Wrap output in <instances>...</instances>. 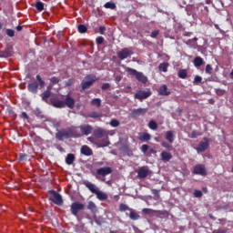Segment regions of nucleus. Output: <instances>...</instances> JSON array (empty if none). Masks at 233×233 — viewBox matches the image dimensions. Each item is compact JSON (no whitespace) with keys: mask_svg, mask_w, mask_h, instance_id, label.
I'll list each match as a JSON object with an SVG mask.
<instances>
[{"mask_svg":"<svg viewBox=\"0 0 233 233\" xmlns=\"http://www.w3.org/2000/svg\"><path fill=\"white\" fill-rule=\"evenodd\" d=\"M152 212V209L150 208H143L142 213L145 214L146 216H148Z\"/></svg>","mask_w":233,"mask_h":233,"instance_id":"53","label":"nucleus"},{"mask_svg":"<svg viewBox=\"0 0 233 233\" xmlns=\"http://www.w3.org/2000/svg\"><path fill=\"white\" fill-rule=\"evenodd\" d=\"M201 81H203V78L199 76H196L195 78H194L193 83L195 85H199V83H201Z\"/></svg>","mask_w":233,"mask_h":233,"instance_id":"46","label":"nucleus"},{"mask_svg":"<svg viewBox=\"0 0 233 233\" xmlns=\"http://www.w3.org/2000/svg\"><path fill=\"white\" fill-rule=\"evenodd\" d=\"M93 135L97 139H101V138L104 137L98 143L99 147H101L102 148H105V147H108V145H110V140H108V136H110V131L106 130V129L101 128V127H97L96 129H95L93 131Z\"/></svg>","mask_w":233,"mask_h":233,"instance_id":"2","label":"nucleus"},{"mask_svg":"<svg viewBox=\"0 0 233 233\" xmlns=\"http://www.w3.org/2000/svg\"><path fill=\"white\" fill-rule=\"evenodd\" d=\"M55 136L56 139H57L58 141H65V139H70V137H81V136L83 135L80 134L76 128L69 127L66 129L57 130Z\"/></svg>","mask_w":233,"mask_h":233,"instance_id":"1","label":"nucleus"},{"mask_svg":"<svg viewBox=\"0 0 233 233\" xmlns=\"http://www.w3.org/2000/svg\"><path fill=\"white\" fill-rule=\"evenodd\" d=\"M87 140L90 141V143H94V137H87Z\"/></svg>","mask_w":233,"mask_h":233,"instance_id":"63","label":"nucleus"},{"mask_svg":"<svg viewBox=\"0 0 233 233\" xmlns=\"http://www.w3.org/2000/svg\"><path fill=\"white\" fill-rule=\"evenodd\" d=\"M131 208L127 204H120L119 205V210L120 212H127V210H130Z\"/></svg>","mask_w":233,"mask_h":233,"instance_id":"39","label":"nucleus"},{"mask_svg":"<svg viewBox=\"0 0 233 233\" xmlns=\"http://www.w3.org/2000/svg\"><path fill=\"white\" fill-rule=\"evenodd\" d=\"M85 185L92 194H96L99 190L92 182H86Z\"/></svg>","mask_w":233,"mask_h":233,"instance_id":"22","label":"nucleus"},{"mask_svg":"<svg viewBox=\"0 0 233 233\" xmlns=\"http://www.w3.org/2000/svg\"><path fill=\"white\" fill-rule=\"evenodd\" d=\"M230 77H231V79H233V69H232V71L230 73Z\"/></svg>","mask_w":233,"mask_h":233,"instance_id":"64","label":"nucleus"},{"mask_svg":"<svg viewBox=\"0 0 233 233\" xmlns=\"http://www.w3.org/2000/svg\"><path fill=\"white\" fill-rule=\"evenodd\" d=\"M161 147H163V148H166L167 150H168V152H172V150H174V147H172V145H170L165 141L161 143Z\"/></svg>","mask_w":233,"mask_h":233,"instance_id":"34","label":"nucleus"},{"mask_svg":"<svg viewBox=\"0 0 233 233\" xmlns=\"http://www.w3.org/2000/svg\"><path fill=\"white\" fill-rule=\"evenodd\" d=\"M168 66H170V64L168 62H164L158 65V70L159 72H168Z\"/></svg>","mask_w":233,"mask_h":233,"instance_id":"25","label":"nucleus"},{"mask_svg":"<svg viewBox=\"0 0 233 233\" xmlns=\"http://www.w3.org/2000/svg\"><path fill=\"white\" fill-rule=\"evenodd\" d=\"M151 193L153 194V196H157V198H159V190L151 189Z\"/></svg>","mask_w":233,"mask_h":233,"instance_id":"56","label":"nucleus"},{"mask_svg":"<svg viewBox=\"0 0 233 233\" xmlns=\"http://www.w3.org/2000/svg\"><path fill=\"white\" fill-rule=\"evenodd\" d=\"M20 117L23 119H28V114H26V112H22Z\"/></svg>","mask_w":233,"mask_h":233,"instance_id":"57","label":"nucleus"},{"mask_svg":"<svg viewBox=\"0 0 233 233\" xmlns=\"http://www.w3.org/2000/svg\"><path fill=\"white\" fill-rule=\"evenodd\" d=\"M193 63H194V66H196V68H199V66H203L205 60H203V58H201V56H197V57H195Z\"/></svg>","mask_w":233,"mask_h":233,"instance_id":"23","label":"nucleus"},{"mask_svg":"<svg viewBox=\"0 0 233 233\" xmlns=\"http://www.w3.org/2000/svg\"><path fill=\"white\" fill-rule=\"evenodd\" d=\"M96 196L100 201H106V199H108V195L103 191L98 190V192L96 193Z\"/></svg>","mask_w":233,"mask_h":233,"instance_id":"26","label":"nucleus"},{"mask_svg":"<svg viewBox=\"0 0 233 233\" xmlns=\"http://www.w3.org/2000/svg\"><path fill=\"white\" fill-rule=\"evenodd\" d=\"M88 28L86 27V25H83V24H80L78 25V32L80 34H86Z\"/></svg>","mask_w":233,"mask_h":233,"instance_id":"36","label":"nucleus"},{"mask_svg":"<svg viewBox=\"0 0 233 233\" xmlns=\"http://www.w3.org/2000/svg\"><path fill=\"white\" fill-rule=\"evenodd\" d=\"M212 70H213V69H212V66H210V65L208 64V65L206 66V74H209V75L212 74Z\"/></svg>","mask_w":233,"mask_h":233,"instance_id":"52","label":"nucleus"},{"mask_svg":"<svg viewBox=\"0 0 233 233\" xmlns=\"http://www.w3.org/2000/svg\"><path fill=\"white\" fill-rule=\"evenodd\" d=\"M204 141H200L199 144L197 146L196 150L197 152H205V150L208 149L210 147V140L208 137H204Z\"/></svg>","mask_w":233,"mask_h":233,"instance_id":"10","label":"nucleus"},{"mask_svg":"<svg viewBox=\"0 0 233 233\" xmlns=\"http://www.w3.org/2000/svg\"><path fill=\"white\" fill-rule=\"evenodd\" d=\"M148 128H150V130H157V123L155 120H150L148 123Z\"/></svg>","mask_w":233,"mask_h":233,"instance_id":"35","label":"nucleus"},{"mask_svg":"<svg viewBox=\"0 0 233 233\" xmlns=\"http://www.w3.org/2000/svg\"><path fill=\"white\" fill-rule=\"evenodd\" d=\"M23 30V27L21 25L16 26V31L21 32Z\"/></svg>","mask_w":233,"mask_h":233,"instance_id":"61","label":"nucleus"},{"mask_svg":"<svg viewBox=\"0 0 233 233\" xmlns=\"http://www.w3.org/2000/svg\"><path fill=\"white\" fill-rule=\"evenodd\" d=\"M198 136H199V132H198V130H193L192 132H191V138L192 139H196V137H198Z\"/></svg>","mask_w":233,"mask_h":233,"instance_id":"51","label":"nucleus"},{"mask_svg":"<svg viewBox=\"0 0 233 233\" xmlns=\"http://www.w3.org/2000/svg\"><path fill=\"white\" fill-rule=\"evenodd\" d=\"M126 72H127L129 76H134L137 81L142 83L143 85H147V83H148V77L142 72H139L132 67H127Z\"/></svg>","mask_w":233,"mask_h":233,"instance_id":"4","label":"nucleus"},{"mask_svg":"<svg viewBox=\"0 0 233 233\" xmlns=\"http://www.w3.org/2000/svg\"><path fill=\"white\" fill-rule=\"evenodd\" d=\"M193 174L197 176H207V168L203 164H198L193 167Z\"/></svg>","mask_w":233,"mask_h":233,"instance_id":"12","label":"nucleus"},{"mask_svg":"<svg viewBox=\"0 0 233 233\" xmlns=\"http://www.w3.org/2000/svg\"><path fill=\"white\" fill-rule=\"evenodd\" d=\"M60 79L57 76H53L50 79L51 85H57L59 83Z\"/></svg>","mask_w":233,"mask_h":233,"instance_id":"45","label":"nucleus"},{"mask_svg":"<svg viewBox=\"0 0 233 233\" xmlns=\"http://www.w3.org/2000/svg\"><path fill=\"white\" fill-rule=\"evenodd\" d=\"M35 77L38 83L32 82L27 86V90L28 92H31V94H37L39 90V86L40 88H45V85H46L45 80H43V78L39 75H36Z\"/></svg>","mask_w":233,"mask_h":233,"instance_id":"3","label":"nucleus"},{"mask_svg":"<svg viewBox=\"0 0 233 233\" xmlns=\"http://www.w3.org/2000/svg\"><path fill=\"white\" fill-rule=\"evenodd\" d=\"M148 112L147 108H137L134 109L131 113L132 117H138V116H145Z\"/></svg>","mask_w":233,"mask_h":233,"instance_id":"16","label":"nucleus"},{"mask_svg":"<svg viewBox=\"0 0 233 233\" xmlns=\"http://www.w3.org/2000/svg\"><path fill=\"white\" fill-rule=\"evenodd\" d=\"M27 157H28V155H26L25 153L19 154V161H26Z\"/></svg>","mask_w":233,"mask_h":233,"instance_id":"47","label":"nucleus"},{"mask_svg":"<svg viewBox=\"0 0 233 233\" xmlns=\"http://www.w3.org/2000/svg\"><path fill=\"white\" fill-rule=\"evenodd\" d=\"M88 117H91L92 119H97V117H101V114L96 111H93L88 114Z\"/></svg>","mask_w":233,"mask_h":233,"instance_id":"37","label":"nucleus"},{"mask_svg":"<svg viewBox=\"0 0 233 233\" xmlns=\"http://www.w3.org/2000/svg\"><path fill=\"white\" fill-rule=\"evenodd\" d=\"M81 154H83V156H92L93 151L92 148H90L88 146H83L80 149Z\"/></svg>","mask_w":233,"mask_h":233,"instance_id":"21","label":"nucleus"},{"mask_svg":"<svg viewBox=\"0 0 233 233\" xmlns=\"http://www.w3.org/2000/svg\"><path fill=\"white\" fill-rule=\"evenodd\" d=\"M12 54H13L12 47L7 46L5 48V50L0 51V57L1 58L12 57Z\"/></svg>","mask_w":233,"mask_h":233,"instance_id":"17","label":"nucleus"},{"mask_svg":"<svg viewBox=\"0 0 233 233\" xmlns=\"http://www.w3.org/2000/svg\"><path fill=\"white\" fill-rule=\"evenodd\" d=\"M170 94H172V92L168 90V86H167V85H162L158 89L159 96H170Z\"/></svg>","mask_w":233,"mask_h":233,"instance_id":"18","label":"nucleus"},{"mask_svg":"<svg viewBox=\"0 0 233 233\" xmlns=\"http://www.w3.org/2000/svg\"><path fill=\"white\" fill-rule=\"evenodd\" d=\"M50 96H52V91L50 90H46L41 94V97H42V101H44L45 103H46L47 105H49L50 103Z\"/></svg>","mask_w":233,"mask_h":233,"instance_id":"19","label":"nucleus"},{"mask_svg":"<svg viewBox=\"0 0 233 233\" xmlns=\"http://www.w3.org/2000/svg\"><path fill=\"white\" fill-rule=\"evenodd\" d=\"M105 43V38L103 36L96 37V44L97 45H103Z\"/></svg>","mask_w":233,"mask_h":233,"instance_id":"49","label":"nucleus"},{"mask_svg":"<svg viewBox=\"0 0 233 233\" xmlns=\"http://www.w3.org/2000/svg\"><path fill=\"white\" fill-rule=\"evenodd\" d=\"M152 139V136H150L148 133H143L139 137L140 141H150Z\"/></svg>","mask_w":233,"mask_h":233,"instance_id":"31","label":"nucleus"},{"mask_svg":"<svg viewBox=\"0 0 233 233\" xmlns=\"http://www.w3.org/2000/svg\"><path fill=\"white\" fill-rule=\"evenodd\" d=\"M193 196L195 198H203V192H201V190L195 189Z\"/></svg>","mask_w":233,"mask_h":233,"instance_id":"42","label":"nucleus"},{"mask_svg":"<svg viewBox=\"0 0 233 233\" xmlns=\"http://www.w3.org/2000/svg\"><path fill=\"white\" fill-rule=\"evenodd\" d=\"M91 105H93L94 106H101V98H94L92 101H91Z\"/></svg>","mask_w":233,"mask_h":233,"instance_id":"38","label":"nucleus"},{"mask_svg":"<svg viewBox=\"0 0 233 233\" xmlns=\"http://www.w3.org/2000/svg\"><path fill=\"white\" fill-rule=\"evenodd\" d=\"M87 80H83L80 84L82 90H86L87 88H90L94 83H96V76H93L91 75L87 76L86 77Z\"/></svg>","mask_w":233,"mask_h":233,"instance_id":"7","label":"nucleus"},{"mask_svg":"<svg viewBox=\"0 0 233 233\" xmlns=\"http://www.w3.org/2000/svg\"><path fill=\"white\" fill-rule=\"evenodd\" d=\"M131 56H134V51L127 47L117 53L118 59H120V61H125V59H127V57H130Z\"/></svg>","mask_w":233,"mask_h":233,"instance_id":"8","label":"nucleus"},{"mask_svg":"<svg viewBox=\"0 0 233 233\" xmlns=\"http://www.w3.org/2000/svg\"><path fill=\"white\" fill-rule=\"evenodd\" d=\"M106 31V27L105 25H101L99 27V34H101V35H103Z\"/></svg>","mask_w":233,"mask_h":233,"instance_id":"54","label":"nucleus"},{"mask_svg":"<svg viewBox=\"0 0 233 233\" xmlns=\"http://www.w3.org/2000/svg\"><path fill=\"white\" fill-rule=\"evenodd\" d=\"M105 8H109L110 10H116V5L111 2H107L105 4Z\"/></svg>","mask_w":233,"mask_h":233,"instance_id":"40","label":"nucleus"},{"mask_svg":"<svg viewBox=\"0 0 233 233\" xmlns=\"http://www.w3.org/2000/svg\"><path fill=\"white\" fill-rule=\"evenodd\" d=\"M177 76L180 79H187V76H188V72L187 71V69H180L177 72Z\"/></svg>","mask_w":233,"mask_h":233,"instance_id":"30","label":"nucleus"},{"mask_svg":"<svg viewBox=\"0 0 233 233\" xmlns=\"http://www.w3.org/2000/svg\"><path fill=\"white\" fill-rule=\"evenodd\" d=\"M151 96L152 92L150 91L139 90L135 93L134 97L135 99H138V101H144V99H148Z\"/></svg>","mask_w":233,"mask_h":233,"instance_id":"9","label":"nucleus"},{"mask_svg":"<svg viewBox=\"0 0 233 233\" xmlns=\"http://www.w3.org/2000/svg\"><path fill=\"white\" fill-rule=\"evenodd\" d=\"M213 233H227V231L223 230V229H215L213 231Z\"/></svg>","mask_w":233,"mask_h":233,"instance_id":"59","label":"nucleus"},{"mask_svg":"<svg viewBox=\"0 0 233 233\" xmlns=\"http://www.w3.org/2000/svg\"><path fill=\"white\" fill-rule=\"evenodd\" d=\"M215 92H216L217 96H224L225 95V89L216 88Z\"/></svg>","mask_w":233,"mask_h":233,"instance_id":"48","label":"nucleus"},{"mask_svg":"<svg viewBox=\"0 0 233 233\" xmlns=\"http://www.w3.org/2000/svg\"><path fill=\"white\" fill-rule=\"evenodd\" d=\"M35 8L38 12H43L45 10V3L38 1L35 3Z\"/></svg>","mask_w":233,"mask_h":233,"instance_id":"33","label":"nucleus"},{"mask_svg":"<svg viewBox=\"0 0 233 233\" xmlns=\"http://www.w3.org/2000/svg\"><path fill=\"white\" fill-rule=\"evenodd\" d=\"M101 88H102L103 90H108V88H110V84L105 83V84H103V85L101 86Z\"/></svg>","mask_w":233,"mask_h":233,"instance_id":"55","label":"nucleus"},{"mask_svg":"<svg viewBox=\"0 0 233 233\" xmlns=\"http://www.w3.org/2000/svg\"><path fill=\"white\" fill-rule=\"evenodd\" d=\"M67 106L68 108H74L76 106V100L70 96V95L66 96V99L64 101V108Z\"/></svg>","mask_w":233,"mask_h":233,"instance_id":"14","label":"nucleus"},{"mask_svg":"<svg viewBox=\"0 0 233 233\" xmlns=\"http://www.w3.org/2000/svg\"><path fill=\"white\" fill-rule=\"evenodd\" d=\"M109 125L114 128H116V127H119L120 123H119V120L117 119H111Z\"/></svg>","mask_w":233,"mask_h":233,"instance_id":"41","label":"nucleus"},{"mask_svg":"<svg viewBox=\"0 0 233 233\" xmlns=\"http://www.w3.org/2000/svg\"><path fill=\"white\" fill-rule=\"evenodd\" d=\"M49 194L53 196V198H49V201H52L55 205H57L58 207H61L63 205V197L61 194L57 193L56 190H50Z\"/></svg>","mask_w":233,"mask_h":233,"instance_id":"5","label":"nucleus"},{"mask_svg":"<svg viewBox=\"0 0 233 233\" xmlns=\"http://www.w3.org/2000/svg\"><path fill=\"white\" fill-rule=\"evenodd\" d=\"M147 176H148V170L145 167H141L138 170V177H140V179H145V177H147Z\"/></svg>","mask_w":233,"mask_h":233,"instance_id":"28","label":"nucleus"},{"mask_svg":"<svg viewBox=\"0 0 233 233\" xmlns=\"http://www.w3.org/2000/svg\"><path fill=\"white\" fill-rule=\"evenodd\" d=\"M6 35H8V37H14L15 35V31H14V29H6Z\"/></svg>","mask_w":233,"mask_h":233,"instance_id":"44","label":"nucleus"},{"mask_svg":"<svg viewBox=\"0 0 233 233\" xmlns=\"http://www.w3.org/2000/svg\"><path fill=\"white\" fill-rule=\"evenodd\" d=\"M87 208L91 212H97V207H96V204L93 201L88 202Z\"/></svg>","mask_w":233,"mask_h":233,"instance_id":"32","label":"nucleus"},{"mask_svg":"<svg viewBox=\"0 0 233 233\" xmlns=\"http://www.w3.org/2000/svg\"><path fill=\"white\" fill-rule=\"evenodd\" d=\"M130 213H129V218L130 219H132V221H137V219H141V216H139V214H137V212H136V210L134 209H129Z\"/></svg>","mask_w":233,"mask_h":233,"instance_id":"24","label":"nucleus"},{"mask_svg":"<svg viewBox=\"0 0 233 233\" xmlns=\"http://www.w3.org/2000/svg\"><path fill=\"white\" fill-rule=\"evenodd\" d=\"M71 213L73 216L77 218V215L79 214V211L85 210V204L81 202H73L70 206Z\"/></svg>","mask_w":233,"mask_h":233,"instance_id":"6","label":"nucleus"},{"mask_svg":"<svg viewBox=\"0 0 233 233\" xmlns=\"http://www.w3.org/2000/svg\"><path fill=\"white\" fill-rule=\"evenodd\" d=\"M166 139L170 144L174 143V131H172V130L167 131L166 132Z\"/></svg>","mask_w":233,"mask_h":233,"instance_id":"29","label":"nucleus"},{"mask_svg":"<svg viewBox=\"0 0 233 233\" xmlns=\"http://www.w3.org/2000/svg\"><path fill=\"white\" fill-rule=\"evenodd\" d=\"M160 157H161V160L164 161V163H167V162L170 161V159H172V154H170L167 151H163L160 154Z\"/></svg>","mask_w":233,"mask_h":233,"instance_id":"20","label":"nucleus"},{"mask_svg":"<svg viewBox=\"0 0 233 233\" xmlns=\"http://www.w3.org/2000/svg\"><path fill=\"white\" fill-rule=\"evenodd\" d=\"M74 161H76V156L72 153L67 154V156L66 157V165H73Z\"/></svg>","mask_w":233,"mask_h":233,"instance_id":"27","label":"nucleus"},{"mask_svg":"<svg viewBox=\"0 0 233 233\" xmlns=\"http://www.w3.org/2000/svg\"><path fill=\"white\" fill-rule=\"evenodd\" d=\"M109 174H112V167H100L96 170L95 176L96 179H99V176H102V177H105L108 176Z\"/></svg>","mask_w":233,"mask_h":233,"instance_id":"11","label":"nucleus"},{"mask_svg":"<svg viewBox=\"0 0 233 233\" xmlns=\"http://www.w3.org/2000/svg\"><path fill=\"white\" fill-rule=\"evenodd\" d=\"M148 148H150V147L147 144H144L140 147V150H141V152H143V154H147V152H148Z\"/></svg>","mask_w":233,"mask_h":233,"instance_id":"43","label":"nucleus"},{"mask_svg":"<svg viewBox=\"0 0 233 233\" xmlns=\"http://www.w3.org/2000/svg\"><path fill=\"white\" fill-rule=\"evenodd\" d=\"M49 105H52L55 108H65V101L59 100L57 97H51Z\"/></svg>","mask_w":233,"mask_h":233,"instance_id":"13","label":"nucleus"},{"mask_svg":"<svg viewBox=\"0 0 233 233\" xmlns=\"http://www.w3.org/2000/svg\"><path fill=\"white\" fill-rule=\"evenodd\" d=\"M73 83H74V81H73L72 79H69V80H67V81L66 82V86H72Z\"/></svg>","mask_w":233,"mask_h":233,"instance_id":"58","label":"nucleus"},{"mask_svg":"<svg viewBox=\"0 0 233 233\" xmlns=\"http://www.w3.org/2000/svg\"><path fill=\"white\" fill-rule=\"evenodd\" d=\"M149 153H150V154H157V151H156V148L151 147V148L149 149Z\"/></svg>","mask_w":233,"mask_h":233,"instance_id":"60","label":"nucleus"},{"mask_svg":"<svg viewBox=\"0 0 233 233\" xmlns=\"http://www.w3.org/2000/svg\"><path fill=\"white\" fill-rule=\"evenodd\" d=\"M54 86V85H49L48 86H47V89L46 90H49V92H51V90H52V87Z\"/></svg>","mask_w":233,"mask_h":233,"instance_id":"62","label":"nucleus"},{"mask_svg":"<svg viewBox=\"0 0 233 233\" xmlns=\"http://www.w3.org/2000/svg\"><path fill=\"white\" fill-rule=\"evenodd\" d=\"M92 130H94V127L90 125L80 126V132L83 136H90V134H92Z\"/></svg>","mask_w":233,"mask_h":233,"instance_id":"15","label":"nucleus"},{"mask_svg":"<svg viewBox=\"0 0 233 233\" xmlns=\"http://www.w3.org/2000/svg\"><path fill=\"white\" fill-rule=\"evenodd\" d=\"M157 35H159V30H154L151 32V37L153 39H156V37H157Z\"/></svg>","mask_w":233,"mask_h":233,"instance_id":"50","label":"nucleus"}]
</instances>
